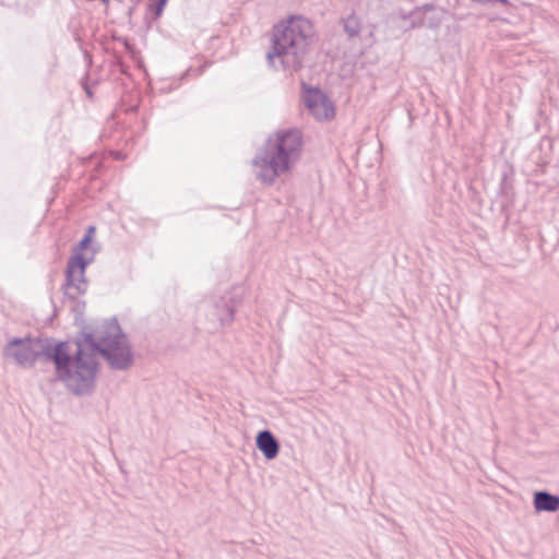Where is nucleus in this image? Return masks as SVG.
Listing matches in <instances>:
<instances>
[{
    "label": "nucleus",
    "mask_w": 559,
    "mask_h": 559,
    "mask_svg": "<svg viewBox=\"0 0 559 559\" xmlns=\"http://www.w3.org/2000/svg\"><path fill=\"white\" fill-rule=\"evenodd\" d=\"M108 336L100 337L102 347L94 344L91 336H84L76 343L75 357L69 356L66 344L55 348L52 359L60 378L76 392L82 393L92 383L97 370V357L105 356L115 368H126L131 355L126 337L116 322L107 324Z\"/></svg>",
    "instance_id": "f257e3e1"
},
{
    "label": "nucleus",
    "mask_w": 559,
    "mask_h": 559,
    "mask_svg": "<svg viewBox=\"0 0 559 559\" xmlns=\"http://www.w3.org/2000/svg\"><path fill=\"white\" fill-rule=\"evenodd\" d=\"M313 34L311 22L304 17H292L287 24L276 28L273 53L284 58V62L297 67L306 53Z\"/></svg>",
    "instance_id": "f03ea898"
},
{
    "label": "nucleus",
    "mask_w": 559,
    "mask_h": 559,
    "mask_svg": "<svg viewBox=\"0 0 559 559\" xmlns=\"http://www.w3.org/2000/svg\"><path fill=\"white\" fill-rule=\"evenodd\" d=\"M272 151L258 162L261 167V177L272 181L276 176L287 171L298 159L302 148V136L297 130L275 134L271 141Z\"/></svg>",
    "instance_id": "7ed1b4c3"
},
{
    "label": "nucleus",
    "mask_w": 559,
    "mask_h": 559,
    "mask_svg": "<svg viewBox=\"0 0 559 559\" xmlns=\"http://www.w3.org/2000/svg\"><path fill=\"white\" fill-rule=\"evenodd\" d=\"M94 233L95 228L93 226L87 229L79 246L73 249L72 255L68 262L64 294L71 299L78 298L87 290V281L84 274L87 264L94 259L95 252L91 247Z\"/></svg>",
    "instance_id": "20e7f679"
},
{
    "label": "nucleus",
    "mask_w": 559,
    "mask_h": 559,
    "mask_svg": "<svg viewBox=\"0 0 559 559\" xmlns=\"http://www.w3.org/2000/svg\"><path fill=\"white\" fill-rule=\"evenodd\" d=\"M302 99L312 117L318 121H328L335 117V106L320 90L305 88Z\"/></svg>",
    "instance_id": "39448f33"
},
{
    "label": "nucleus",
    "mask_w": 559,
    "mask_h": 559,
    "mask_svg": "<svg viewBox=\"0 0 559 559\" xmlns=\"http://www.w3.org/2000/svg\"><path fill=\"white\" fill-rule=\"evenodd\" d=\"M7 354L19 364L25 365L36 359L34 343L31 340H15L7 347Z\"/></svg>",
    "instance_id": "423d86ee"
},
{
    "label": "nucleus",
    "mask_w": 559,
    "mask_h": 559,
    "mask_svg": "<svg viewBox=\"0 0 559 559\" xmlns=\"http://www.w3.org/2000/svg\"><path fill=\"white\" fill-rule=\"evenodd\" d=\"M257 447L267 460L274 459L278 453V443L270 431L258 435Z\"/></svg>",
    "instance_id": "0eeeda50"
},
{
    "label": "nucleus",
    "mask_w": 559,
    "mask_h": 559,
    "mask_svg": "<svg viewBox=\"0 0 559 559\" xmlns=\"http://www.w3.org/2000/svg\"><path fill=\"white\" fill-rule=\"evenodd\" d=\"M534 507L537 511H558L559 497L543 491L536 492L534 497Z\"/></svg>",
    "instance_id": "6e6552de"
},
{
    "label": "nucleus",
    "mask_w": 559,
    "mask_h": 559,
    "mask_svg": "<svg viewBox=\"0 0 559 559\" xmlns=\"http://www.w3.org/2000/svg\"><path fill=\"white\" fill-rule=\"evenodd\" d=\"M168 0H158V4H157V8H156V12L155 14L156 15H159L165 7V4L167 3Z\"/></svg>",
    "instance_id": "1a4fd4ad"
}]
</instances>
